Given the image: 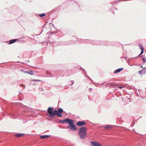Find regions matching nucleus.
I'll return each mask as SVG.
<instances>
[{
	"label": "nucleus",
	"mask_w": 146,
	"mask_h": 146,
	"mask_svg": "<svg viewBox=\"0 0 146 146\" xmlns=\"http://www.w3.org/2000/svg\"><path fill=\"white\" fill-rule=\"evenodd\" d=\"M87 40H84V41H86Z\"/></svg>",
	"instance_id": "obj_31"
},
{
	"label": "nucleus",
	"mask_w": 146,
	"mask_h": 146,
	"mask_svg": "<svg viewBox=\"0 0 146 146\" xmlns=\"http://www.w3.org/2000/svg\"><path fill=\"white\" fill-rule=\"evenodd\" d=\"M39 90H40V91H41V90H43V89L42 88H40L39 89Z\"/></svg>",
	"instance_id": "obj_29"
},
{
	"label": "nucleus",
	"mask_w": 146,
	"mask_h": 146,
	"mask_svg": "<svg viewBox=\"0 0 146 146\" xmlns=\"http://www.w3.org/2000/svg\"><path fill=\"white\" fill-rule=\"evenodd\" d=\"M139 46L140 48L141 49V50H144V48L143 46H142L141 45H139Z\"/></svg>",
	"instance_id": "obj_18"
},
{
	"label": "nucleus",
	"mask_w": 146,
	"mask_h": 146,
	"mask_svg": "<svg viewBox=\"0 0 146 146\" xmlns=\"http://www.w3.org/2000/svg\"><path fill=\"white\" fill-rule=\"evenodd\" d=\"M141 68H142V67H143V66H141Z\"/></svg>",
	"instance_id": "obj_30"
},
{
	"label": "nucleus",
	"mask_w": 146,
	"mask_h": 146,
	"mask_svg": "<svg viewBox=\"0 0 146 146\" xmlns=\"http://www.w3.org/2000/svg\"><path fill=\"white\" fill-rule=\"evenodd\" d=\"M89 90L90 91H92L93 90V89L92 88H90L89 89Z\"/></svg>",
	"instance_id": "obj_25"
},
{
	"label": "nucleus",
	"mask_w": 146,
	"mask_h": 146,
	"mask_svg": "<svg viewBox=\"0 0 146 146\" xmlns=\"http://www.w3.org/2000/svg\"><path fill=\"white\" fill-rule=\"evenodd\" d=\"M45 15V14L44 13L40 14L39 15V16L40 17H43Z\"/></svg>",
	"instance_id": "obj_17"
},
{
	"label": "nucleus",
	"mask_w": 146,
	"mask_h": 146,
	"mask_svg": "<svg viewBox=\"0 0 146 146\" xmlns=\"http://www.w3.org/2000/svg\"><path fill=\"white\" fill-rule=\"evenodd\" d=\"M128 64L130 66H133V64H130L129 63H128Z\"/></svg>",
	"instance_id": "obj_26"
},
{
	"label": "nucleus",
	"mask_w": 146,
	"mask_h": 146,
	"mask_svg": "<svg viewBox=\"0 0 146 146\" xmlns=\"http://www.w3.org/2000/svg\"><path fill=\"white\" fill-rule=\"evenodd\" d=\"M113 127V125H108L104 126V128L106 129H110Z\"/></svg>",
	"instance_id": "obj_11"
},
{
	"label": "nucleus",
	"mask_w": 146,
	"mask_h": 146,
	"mask_svg": "<svg viewBox=\"0 0 146 146\" xmlns=\"http://www.w3.org/2000/svg\"><path fill=\"white\" fill-rule=\"evenodd\" d=\"M91 144V146H102L100 144L95 141H92Z\"/></svg>",
	"instance_id": "obj_5"
},
{
	"label": "nucleus",
	"mask_w": 146,
	"mask_h": 146,
	"mask_svg": "<svg viewBox=\"0 0 146 146\" xmlns=\"http://www.w3.org/2000/svg\"><path fill=\"white\" fill-rule=\"evenodd\" d=\"M50 135H41L40 137V138L41 139H44L48 137H50Z\"/></svg>",
	"instance_id": "obj_10"
},
{
	"label": "nucleus",
	"mask_w": 146,
	"mask_h": 146,
	"mask_svg": "<svg viewBox=\"0 0 146 146\" xmlns=\"http://www.w3.org/2000/svg\"><path fill=\"white\" fill-rule=\"evenodd\" d=\"M24 134L23 133H18L17 134L15 135V136L16 137H21L23 135H24Z\"/></svg>",
	"instance_id": "obj_9"
},
{
	"label": "nucleus",
	"mask_w": 146,
	"mask_h": 146,
	"mask_svg": "<svg viewBox=\"0 0 146 146\" xmlns=\"http://www.w3.org/2000/svg\"><path fill=\"white\" fill-rule=\"evenodd\" d=\"M142 59L143 60V62H145L146 61L145 59L144 58H142Z\"/></svg>",
	"instance_id": "obj_24"
},
{
	"label": "nucleus",
	"mask_w": 146,
	"mask_h": 146,
	"mask_svg": "<svg viewBox=\"0 0 146 146\" xmlns=\"http://www.w3.org/2000/svg\"><path fill=\"white\" fill-rule=\"evenodd\" d=\"M143 52H144V50H141V53L140 54V55H141L142 54H143Z\"/></svg>",
	"instance_id": "obj_21"
},
{
	"label": "nucleus",
	"mask_w": 146,
	"mask_h": 146,
	"mask_svg": "<svg viewBox=\"0 0 146 146\" xmlns=\"http://www.w3.org/2000/svg\"><path fill=\"white\" fill-rule=\"evenodd\" d=\"M24 72L27 73L31 75H32L33 74V72L32 71H24Z\"/></svg>",
	"instance_id": "obj_13"
},
{
	"label": "nucleus",
	"mask_w": 146,
	"mask_h": 146,
	"mask_svg": "<svg viewBox=\"0 0 146 146\" xmlns=\"http://www.w3.org/2000/svg\"><path fill=\"white\" fill-rule=\"evenodd\" d=\"M73 121L71 119L70 121V123H69V126L70 127V128L71 130H73L74 131L76 130V126L73 124Z\"/></svg>",
	"instance_id": "obj_3"
},
{
	"label": "nucleus",
	"mask_w": 146,
	"mask_h": 146,
	"mask_svg": "<svg viewBox=\"0 0 146 146\" xmlns=\"http://www.w3.org/2000/svg\"><path fill=\"white\" fill-rule=\"evenodd\" d=\"M58 111L59 113H62L63 111V110L61 108H59Z\"/></svg>",
	"instance_id": "obj_16"
},
{
	"label": "nucleus",
	"mask_w": 146,
	"mask_h": 146,
	"mask_svg": "<svg viewBox=\"0 0 146 146\" xmlns=\"http://www.w3.org/2000/svg\"><path fill=\"white\" fill-rule=\"evenodd\" d=\"M71 119L66 118L62 120H60V122L61 123H69Z\"/></svg>",
	"instance_id": "obj_4"
},
{
	"label": "nucleus",
	"mask_w": 146,
	"mask_h": 146,
	"mask_svg": "<svg viewBox=\"0 0 146 146\" xmlns=\"http://www.w3.org/2000/svg\"><path fill=\"white\" fill-rule=\"evenodd\" d=\"M143 72V73L144 74L145 73H146V68L145 67H144L142 69Z\"/></svg>",
	"instance_id": "obj_15"
},
{
	"label": "nucleus",
	"mask_w": 146,
	"mask_h": 146,
	"mask_svg": "<svg viewBox=\"0 0 146 146\" xmlns=\"http://www.w3.org/2000/svg\"><path fill=\"white\" fill-rule=\"evenodd\" d=\"M17 39H12L9 41V44L13 43L16 41Z\"/></svg>",
	"instance_id": "obj_12"
},
{
	"label": "nucleus",
	"mask_w": 146,
	"mask_h": 146,
	"mask_svg": "<svg viewBox=\"0 0 146 146\" xmlns=\"http://www.w3.org/2000/svg\"><path fill=\"white\" fill-rule=\"evenodd\" d=\"M123 68H118L117 70H115L114 72V73H117L120 72L121 70H123Z\"/></svg>",
	"instance_id": "obj_8"
},
{
	"label": "nucleus",
	"mask_w": 146,
	"mask_h": 146,
	"mask_svg": "<svg viewBox=\"0 0 146 146\" xmlns=\"http://www.w3.org/2000/svg\"><path fill=\"white\" fill-rule=\"evenodd\" d=\"M20 85H21L22 86V87H23V89H24V88L25 87V85H24V84H20Z\"/></svg>",
	"instance_id": "obj_23"
},
{
	"label": "nucleus",
	"mask_w": 146,
	"mask_h": 146,
	"mask_svg": "<svg viewBox=\"0 0 146 146\" xmlns=\"http://www.w3.org/2000/svg\"><path fill=\"white\" fill-rule=\"evenodd\" d=\"M33 80V81H39V82H41V81L40 80H35V79Z\"/></svg>",
	"instance_id": "obj_22"
},
{
	"label": "nucleus",
	"mask_w": 146,
	"mask_h": 146,
	"mask_svg": "<svg viewBox=\"0 0 146 146\" xmlns=\"http://www.w3.org/2000/svg\"><path fill=\"white\" fill-rule=\"evenodd\" d=\"M47 111L48 113L50 114L49 115V116L51 118L54 117V111H53L52 108L51 107H49L48 108Z\"/></svg>",
	"instance_id": "obj_2"
},
{
	"label": "nucleus",
	"mask_w": 146,
	"mask_h": 146,
	"mask_svg": "<svg viewBox=\"0 0 146 146\" xmlns=\"http://www.w3.org/2000/svg\"><path fill=\"white\" fill-rule=\"evenodd\" d=\"M123 88V87L122 86H120V87H118L119 88H121V89L122 88Z\"/></svg>",
	"instance_id": "obj_28"
},
{
	"label": "nucleus",
	"mask_w": 146,
	"mask_h": 146,
	"mask_svg": "<svg viewBox=\"0 0 146 146\" xmlns=\"http://www.w3.org/2000/svg\"><path fill=\"white\" fill-rule=\"evenodd\" d=\"M143 72V70H140L139 71V74H141Z\"/></svg>",
	"instance_id": "obj_20"
},
{
	"label": "nucleus",
	"mask_w": 146,
	"mask_h": 146,
	"mask_svg": "<svg viewBox=\"0 0 146 146\" xmlns=\"http://www.w3.org/2000/svg\"><path fill=\"white\" fill-rule=\"evenodd\" d=\"M111 86H112L113 87H114L115 86H117L116 85H115L114 84H111L110 85Z\"/></svg>",
	"instance_id": "obj_19"
},
{
	"label": "nucleus",
	"mask_w": 146,
	"mask_h": 146,
	"mask_svg": "<svg viewBox=\"0 0 146 146\" xmlns=\"http://www.w3.org/2000/svg\"><path fill=\"white\" fill-rule=\"evenodd\" d=\"M54 117L55 115H57L59 117H61L62 116V115L59 112L55 110L54 111Z\"/></svg>",
	"instance_id": "obj_7"
},
{
	"label": "nucleus",
	"mask_w": 146,
	"mask_h": 146,
	"mask_svg": "<svg viewBox=\"0 0 146 146\" xmlns=\"http://www.w3.org/2000/svg\"><path fill=\"white\" fill-rule=\"evenodd\" d=\"M86 122L84 121H79L76 122V125L78 126H82L84 125Z\"/></svg>",
	"instance_id": "obj_6"
},
{
	"label": "nucleus",
	"mask_w": 146,
	"mask_h": 146,
	"mask_svg": "<svg viewBox=\"0 0 146 146\" xmlns=\"http://www.w3.org/2000/svg\"><path fill=\"white\" fill-rule=\"evenodd\" d=\"M68 83H69V84H70V85H72V84H74V81L73 80L69 81L68 82Z\"/></svg>",
	"instance_id": "obj_14"
},
{
	"label": "nucleus",
	"mask_w": 146,
	"mask_h": 146,
	"mask_svg": "<svg viewBox=\"0 0 146 146\" xmlns=\"http://www.w3.org/2000/svg\"><path fill=\"white\" fill-rule=\"evenodd\" d=\"M79 134L81 139L85 138L86 135V129L85 127H83L80 129Z\"/></svg>",
	"instance_id": "obj_1"
},
{
	"label": "nucleus",
	"mask_w": 146,
	"mask_h": 146,
	"mask_svg": "<svg viewBox=\"0 0 146 146\" xmlns=\"http://www.w3.org/2000/svg\"><path fill=\"white\" fill-rule=\"evenodd\" d=\"M141 55H140V54L136 58H137L138 57H140L141 56H140Z\"/></svg>",
	"instance_id": "obj_27"
}]
</instances>
